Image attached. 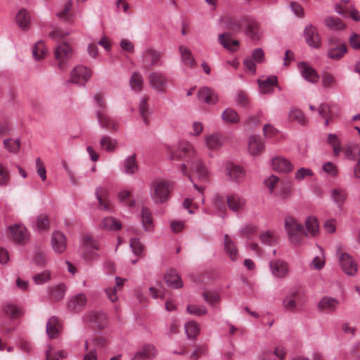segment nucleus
I'll list each match as a JSON object with an SVG mask.
<instances>
[{"label":"nucleus","instance_id":"48","mask_svg":"<svg viewBox=\"0 0 360 360\" xmlns=\"http://www.w3.org/2000/svg\"><path fill=\"white\" fill-rule=\"evenodd\" d=\"M259 239L264 245H273L276 243L278 237L274 233L266 231L260 233Z\"/></svg>","mask_w":360,"mask_h":360},{"label":"nucleus","instance_id":"45","mask_svg":"<svg viewBox=\"0 0 360 360\" xmlns=\"http://www.w3.org/2000/svg\"><path fill=\"white\" fill-rule=\"evenodd\" d=\"M4 145L9 153L16 154L20 148V139L13 140V139L8 138L4 140Z\"/></svg>","mask_w":360,"mask_h":360},{"label":"nucleus","instance_id":"39","mask_svg":"<svg viewBox=\"0 0 360 360\" xmlns=\"http://www.w3.org/2000/svg\"><path fill=\"white\" fill-rule=\"evenodd\" d=\"M15 21L20 28L27 29L30 22L28 12L24 8L20 9L15 16Z\"/></svg>","mask_w":360,"mask_h":360},{"label":"nucleus","instance_id":"21","mask_svg":"<svg viewBox=\"0 0 360 360\" xmlns=\"http://www.w3.org/2000/svg\"><path fill=\"white\" fill-rule=\"evenodd\" d=\"M340 304L339 301L333 297H323L318 303L319 310L331 313L335 311Z\"/></svg>","mask_w":360,"mask_h":360},{"label":"nucleus","instance_id":"9","mask_svg":"<svg viewBox=\"0 0 360 360\" xmlns=\"http://www.w3.org/2000/svg\"><path fill=\"white\" fill-rule=\"evenodd\" d=\"M91 75V72L89 69L83 65H77L70 72V79L67 81V84H77L82 81L86 82L90 78Z\"/></svg>","mask_w":360,"mask_h":360},{"label":"nucleus","instance_id":"42","mask_svg":"<svg viewBox=\"0 0 360 360\" xmlns=\"http://www.w3.org/2000/svg\"><path fill=\"white\" fill-rule=\"evenodd\" d=\"M142 224L146 231H150L152 229L153 217L150 210L148 207H143L141 210Z\"/></svg>","mask_w":360,"mask_h":360},{"label":"nucleus","instance_id":"13","mask_svg":"<svg viewBox=\"0 0 360 360\" xmlns=\"http://www.w3.org/2000/svg\"><path fill=\"white\" fill-rule=\"evenodd\" d=\"M51 245L56 253L60 254L65 252L67 248V238L64 233L56 231L51 236Z\"/></svg>","mask_w":360,"mask_h":360},{"label":"nucleus","instance_id":"49","mask_svg":"<svg viewBox=\"0 0 360 360\" xmlns=\"http://www.w3.org/2000/svg\"><path fill=\"white\" fill-rule=\"evenodd\" d=\"M100 145L103 149L108 152L115 150L117 148V142L116 140L111 139L110 136H105L102 137L100 141Z\"/></svg>","mask_w":360,"mask_h":360},{"label":"nucleus","instance_id":"2","mask_svg":"<svg viewBox=\"0 0 360 360\" xmlns=\"http://www.w3.org/2000/svg\"><path fill=\"white\" fill-rule=\"evenodd\" d=\"M284 225L289 241L295 245L300 244L302 242L301 235L304 233L303 225L290 215L285 217Z\"/></svg>","mask_w":360,"mask_h":360},{"label":"nucleus","instance_id":"38","mask_svg":"<svg viewBox=\"0 0 360 360\" xmlns=\"http://www.w3.org/2000/svg\"><path fill=\"white\" fill-rule=\"evenodd\" d=\"M324 22L327 27L331 30L340 31L346 27V24L337 17L328 16Z\"/></svg>","mask_w":360,"mask_h":360},{"label":"nucleus","instance_id":"15","mask_svg":"<svg viewBox=\"0 0 360 360\" xmlns=\"http://www.w3.org/2000/svg\"><path fill=\"white\" fill-rule=\"evenodd\" d=\"M264 60V53L261 48L255 49L250 58L244 60V65L246 68L252 72L256 70V63H260Z\"/></svg>","mask_w":360,"mask_h":360},{"label":"nucleus","instance_id":"19","mask_svg":"<svg viewBox=\"0 0 360 360\" xmlns=\"http://www.w3.org/2000/svg\"><path fill=\"white\" fill-rule=\"evenodd\" d=\"M96 117L102 128L106 129L110 131H116L118 129L117 124L105 112L101 110H96Z\"/></svg>","mask_w":360,"mask_h":360},{"label":"nucleus","instance_id":"34","mask_svg":"<svg viewBox=\"0 0 360 360\" xmlns=\"http://www.w3.org/2000/svg\"><path fill=\"white\" fill-rule=\"evenodd\" d=\"M226 170L231 180L239 181L243 179L245 176L244 169L238 165L229 164L226 167Z\"/></svg>","mask_w":360,"mask_h":360},{"label":"nucleus","instance_id":"8","mask_svg":"<svg viewBox=\"0 0 360 360\" xmlns=\"http://www.w3.org/2000/svg\"><path fill=\"white\" fill-rule=\"evenodd\" d=\"M82 245L86 248L83 253L84 257L86 260H92L98 257V255L93 252L91 250H98L99 249V243L94 240L90 235H85L83 236Z\"/></svg>","mask_w":360,"mask_h":360},{"label":"nucleus","instance_id":"63","mask_svg":"<svg viewBox=\"0 0 360 360\" xmlns=\"http://www.w3.org/2000/svg\"><path fill=\"white\" fill-rule=\"evenodd\" d=\"M36 167L37 174L41 179L45 181L46 179V170L40 158L36 159Z\"/></svg>","mask_w":360,"mask_h":360},{"label":"nucleus","instance_id":"30","mask_svg":"<svg viewBox=\"0 0 360 360\" xmlns=\"http://www.w3.org/2000/svg\"><path fill=\"white\" fill-rule=\"evenodd\" d=\"M260 91L263 94H269L273 91V87L278 84L276 76H270L264 80L258 79Z\"/></svg>","mask_w":360,"mask_h":360},{"label":"nucleus","instance_id":"46","mask_svg":"<svg viewBox=\"0 0 360 360\" xmlns=\"http://www.w3.org/2000/svg\"><path fill=\"white\" fill-rule=\"evenodd\" d=\"M185 332L188 339H194L200 332V326L195 321H189L185 325Z\"/></svg>","mask_w":360,"mask_h":360},{"label":"nucleus","instance_id":"18","mask_svg":"<svg viewBox=\"0 0 360 360\" xmlns=\"http://www.w3.org/2000/svg\"><path fill=\"white\" fill-rule=\"evenodd\" d=\"M164 280L167 285L173 289H179L183 286V281L180 276L173 269H170L166 272Z\"/></svg>","mask_w":360,"mask_h":360},{"label":"nucleus","instance_id":"57","mask_svg":"<svg viewBox=\"0 0 360 360\" xmlns=\"http://www.w3.org/2000/svg\"><path fill=\"white\" fill-rule=\"evenodd\" d=\"M321 83L325 88H333L336 84V79L331 74L324 72L322 75Z\"/></svg>","mask_w":360,"mask_h":360},{"label":"nucleus","instance_id":"12","mask_svg":"<svg viewBox=\"0 0 360 360\" xmlns=\"http://www.w3.org/2000/svg\"><path fill=\"white\" fill-rule=\"evenodd\" d=\"M345 155L349 158H358L354 168V176L355 178L360 179V146L356 143L347 145L345 148Z\"/></svg>","mask_w":360,"mask_h":360},{"label":"nucleus","instance_id":"61","mask_svg":"<svg viewBox=\"0 0 360 360\" xmlns=\"http://www.w3.org/2000/svg\"><path fill=\"white\" fill-rule=\"evenodd\" d=\"M130 247L133 252L136 255H140L143 251L144 246L140 243L137 238H134L130 240Z\"/></svg>","mask_w":360,"mask_h":360},{"label":"nucleus","instance_id":"51","mask_svg":"<svg viewBox=\"0 0 360 360\" xmlns=\"http://www.w3.org/2000/svg\"><path fill=\"white\" fill-rule=\"evenodd\" d=\"M148 98L146 97H143L140 101L139 104V112L140 115L144 122V123L148 125L149 124V121L148 120V117L150 114L148 104Z\"/></svg>","mask_w":360,"mask_h":360},{"label":"nucleus","instance_id":"24","mask_svg":"<svg viewBox=\"0 0 360 360\" xmlns=\"http://www.w3.org/2000/svg\"><path fill=\"white\" fill-rule=\"evenodd\" d=\"M272 274L278 278H284L288 274V265L282 260H274L269 262Z\"/></svg>","mask_w":360,"mask_h":360},{"label":"nucleus","instance_id":"41","mask_svg":"<svg viewBox=\"0 0 360 360\" xmlns=\"http://www.w3.org/2000/svg\"><path fill=\"white\" fill-rule=\"evenodd\" d=\"M3 311L5 314L13 319L18 318L22 315V310L12 303H6L3 306Z\"/></svg>","mask_w":360,"mask_h":360},{"label":"nucleus","instance_id":"4","mask_svg":"<svg viewBox=\"0 0 360 360\" xmlns=\"http://www.w3.org/2000/svg\"><path fill=\"white\" fill-rule=\"evenodd\" d=\"M72 56V49L67 42L59 44L54 49V57L60 70H64L66 68Z\"/></svg>","mask_w":360,"mask_h":360},{"label":"nucleus","instance_id":"23","mask_svg":"<svg viewBox=\"0 0 360 360\" xmlns=\"http://www.w3.org/2000/svg\"><path fill=\"white\" fill-rule=\"evenodd\" d=\"M272 168L278 172L288 173L293 169L292 164L285 158L276 157L272 160Z\"/></svg>","mask_w":360,"mask_h":360},{"label":"nucleus","instance_id":"27","mask_svg":"<svg viewBox=\"0 0 360 360\" xmlns=\"http://www.w3.org/2000/svg\"><path fill=\"white\" fill-rule=\"evenodd\" d=\"M226 202L231 210L239 212L243 210L245 200L237 194H231L226 197Z\"/></svg>","mask_w":360,"mask_h":360},{"label":"nucleus","instance_id":"43","mask_svg":"<svg viewBox=\"0 0 360 360\" xmlns=\"http://www.w3.org/2000/svg\"><path fill=\"white\" fill-rule=\"evenodd\" d=\"M47 54V50L45 47V45L42 41H37L33 49H32V55L34 59L40 60L44 58Z\"/></svg>","mask_w":360,"mask_h":360},{"label":"nucleus","instance_id":"26","mask_svg":"<svg viewBox=\"0 0 360 360\" xmlns=\"http://www.w3.org/2000/svg\"><path fill=\"white\" fill-rule=\"evenodd\" d=\"M157 354V349L155 346L151 345H145L141 350L137 352L131 358V360H144L152 359Z\"/></svg>","mask_w":360,"mask_h":360},{"label":"nucleus","instance_id":"47","mask_svg":"<svg viewBox=\"0 0 360 360\" xmlns=\"http://www.w3.org/2000/svg\"><path fill=\"white\" fill-rule=\"evenodd\" d=\"M330 194L334 202L338 207H342L347 198L346 193L342 189L333 188L331 190Z\"/></svg>","mask_w":360,"mask_h":360},{"label":"nucleus","instance_id":"7","mask_svg":"<svg viewBox=\"0 0 360 360\" xmlns=\"http://www.w3.org/2000/svg\"><path fill=\"white\" fill-rule=\"evenodd\" d=\"M304 37L309 46L314 49H318L321 46V37L315 26L311 24L307 25L304 30Z\"/></svg>","mask_w":360,"mask_h":360},{"label":"nucleus","instance_id":"22","mask_svg":"<svg viewBox=\"0 0 360 360\" xmlns=\"http://www.w3.org/2000/svg\"><path fill=\"white\" fill-rule=\"evenodd\" d=\"M218 39L223 47L230 51H236L238 49L239 41L233 39L231 34L229 32L219 34Z\"/></svg>","mask_w":360,"mask_h":360},{"label":"nucleus","instance_id":"40","mask_svg":"<svg viewBox=\"0 0 360 360\" xmlns=\"http://www.w3.org/2000/svg\"><path fill=\"white\" fill-rule=\"evenodd\" d=\"M222 120L227 124H236L239 122L240 117L236 110L231 108H226L221 114Z\"/></svg>","mask_w":360,"mask_h":360},{"label":"nucleus","instance_id":"25","mask_svg":"<svg viewBox=\"0 0 360 360\" xmlns=\"http://www.w3.org/2000/svg\"><path fill=\"white\" fill-rule=\"evenodd\" d=\"M225 137L219 133L210 134L205 138L207 147L210 150H218L224 144Z\"/></svg>","mask_w":360,"mask_h":360},{"label":"nucleus","instance_id":"58","mask_svg":"<svg viewBox=\"0 0 360 360\" xmlns=\"http://www.w3.org/2000/svg\"><path fill=\"white\" fill-rule=\"evenodd\" d=\"M51 278V274L49 271H44L33 276V280L37 285H41L48 282Z\"/></svg>","mask_w":360,"mask_h":360},{"label":"nucleus","instance_id":"16","mask_svg":"<svg viewBox=\"0 0 360 360\" xmlns=\"http://www.w3.org/2000/svg\"><path fill=\"white\" fill-rule=\"evenodd\" d=\"M298 68L302 76L309 82L315 84L318 82L319 76L315 69L309 66L306 62L298 63Z\"/></svg>","mask_w":360,"mask_h":360},{"label":"nucleus","instance_id":"44","mask_svg":"<svg viewBox=\"0 0 360 360\" xmlns=\"http://www.w3.org/2000/svg\"><path fill=\"white\" fill-rule=\"evenodd\" d=\"M66 290L64 284L60 283L50 289V295L52 300L55 301L60 300L63 298Z\"/></svg>","mask_w":360,"mask_h":360},{"label":"nucleus","instance_id":"20","mask_svg":"<svg viewBox=\"0 0 360 360\" xmlns=\"http://www.w3.org/2000/svg\"><path fill=\"white\" fill-rule=\"evenodd\" d=\"M86 304V296L81 293L72 297L67 303L69 310L75 312L81 311Z\"/></svg>","mask_w":360,"mask_h":360},{"label":"nucleus","instance_id":"55","mask_svg":"<svg viewBox=\"0 0 360 360\" xmlns=\"http://www.w3.org/2000/svg\"><path fill=\"white\" fill-rule=\"evenodd\" d=\"M246 32L248 36L252 40L259 39V25L257 22H252L248 24Z\"/></svg>","mask_w":360,"mask_h":360},{"label":"nucleus","instance_id":"6","mask_svg":"<svg viewBox=\"0 0 360 360\" xmlns=\"http://www.w3.org/2000/svg\"><path fill=\"white\" fill-rule=\"evenodd\" d=\"M151 88L158 93H165L167 89V77L160 72L154 71L148 75Z\"/></svg>","mask_w":360,"mask_h":360},{"label":"nucleus","instance_id":"14","mask_svg":"<svg viewBox=\"0 0 360 360\" xmlns=\"http://www.w3.org/2000/svg\"><path fill=\"white\" fill-rule=\"evenodd\" d=\"M340 264L343 271L347 275L354 276L357 272V264L351 255L342 253L340 257Z\"/></svg>","mask_w":360,"mask_h":360},{"label":"nucleus","instance_id":"60","mask_svg":"<svg viewBox=\"0 0 360 360\" xmlns=\"http://www.w3.org/2000/svg\"><path fill=\"white\" fill-rule=\"evenodd\" d=\"M297 292H292L290 297H286L283 301V307L290 311H292L296 307V302L294 298L297 295Z\"/></svg>","mask_w":360,"mask_h":360},{"label":"nucleus","instance_id":"35","mask_svg":"<svg viewBox=\"0 0 360 360\" xmlns=\"http://www.w3.org/2000/svg\"><path fill=\"white\" fill-rule=\"evenodd\" d=\"M179 50L181 54V60L185 65L191 68L195 66L196 62L191 51L188 47L179 46Z\"/></svg>","mask_w":360,"mask_h":360},{"label":"nucleus","instance_id":"56","mask_svg":"<svg viewBox=\"0 0 360 360\" xmlns=\"http://www.w3.org/2000/svg\"><path fill=\"white\" fill-rule=\"evenodd\" d=\"M187 311L195 316H202L207 314V310L205 306H200L195 304H190L187 306Z\"/></svg>","mask_w":360,"mask_h":360},{"label":"nucleus","instance_id":"64","mask_svg":"<svg viewBox=\"0 0 360 360\" xmlns=\"http://www.w3.org/2000/svg\"><path fill=\"white\" fill-rule=\"evenodd\" d=\"M279 178L275 175H271L264 181L265 186L268 188L270 193H273L276 185L278 184Z\"/></svg>","mask_w":360,"mask_h":360},{"label":"nucleus","instance_id":"33","mask_svg":"<svg viewBox=\"0 0 360 360\" xmlns=\"http://www.w3.org/2000/svg\"><path fill=\"white\" fill-rule=\"evenodd\" d=\"M10 231L15 242L22 243L27 240V230L24 226L20 225L11 226H10Z\"/></svg>","mask_w":360,"mask_h":360},{"label":"nucleus","instance_id":"54","mask_svg":"<svg viewBox=\"0 0 360 360\" xmlns=\"http://www.w3.org/2000/svg\"><path fill=\"white\" fill-rule=\"evenodd\" d=\"M49 227V220L46 215L40 214L36 219L35 228L38 231H44Z\"/></svg>","mask_w":360,"mask_h":360},{"label":"nucleus","instance_id":"29","mask_svg":"<svg viewBox=\"0 0 360 360\" xmlns=\"http://www.w3.org/2000/svg\"><path fill=\"white\" fill-rule=\"evenodd\" d=\"M61 330L60 324L55 316L51 317L46 323V334L50 339L56 338Z\"/></svg>","mask_w":360,"mask_h":360},{"label":"nucleus","instance_id":"10","mask_svg":"<svg viewBox=\"0 0 360 360\" xmlns=\"http://www.w3.org/2000/svg\"><path fill=\"white\" fill-rule=\"evenodd\" d=\"M161 57V52L152 49H146L143 53V67L149 70L152 67L158 65Z\"/></svg>","mask_w":360,"mask_h":360},{"label":"nucleus","instance_id":"37","mask_svg":"<svg viewBox=\"0 0 360 360\" xmlns=\"http://www.w3.org/2000/svg\"><path fill=\"white\" fill-rule=\"evenodd\" d=\"M123 169L127 174H134L138 171L139 165L136 160V154H133L124 160Z\"/></svg>","mask_w":360,"mask_h":360},{"label":"nucleus","instance_id":"36","mask_svg":"<svg viewBox=\"0 0 360 360\" xmlns=\"http://www.w3.org/2000/svg\"><path fill=\"white\" fill-rule=\"evenodd\" d=\"M101 229L108 231H117L121 229L122 224L114 217H108L102 219Z\"/></svg>","mask_w":360,"mask_h":360},{"label":"nucleus","instance_id":"28","mask_svg":"<svg viewBox=\"0 0 360 360\" xmlns=\"http://www.w3.org/2000/svg\"><path fill=\"white\" fill-rule=\"evenodd\" d=\"M198 96L200 101L207 104H214L218 101L216 94L208 87H202L200 89Z\"/></svg>","mask_w":360,"mask_h":360},{"label":"nucleus","instance_id":"32","mask_svg":"<svg viewBox=\"0 0 360 360\" xmlns=\"http://www.w3.org/2000/svg\"><path fill=\"white\" fill-rule=\"evenodd\" d=\"M224 250L231 259V261H236L238 257V250L236 248L234 242L231 240L228 234L224 236Z\"/></svg>","mask_w":360,"mask_h":360},{"label":"nucleus","instance_id":"50","mask_svg":"<svg viewBox=\"0 0 360 360\" xmlns=\"http://www.w3.org/2000/svg\"><path fill=\"white\" fill-rule=\"evenodd\" d=\"M289 120L290 121L297 122L299 124L304 125L307 122L306 117L303 112L297 108H292L289 112Z\"/></svg>","mask_w":360,"mask_h":360},{"label":"nucleus","instance_id":"31","mask_svg":"<svg viewBox=\"0 0 360 360\" xmlns=\"http://www.w3.org/2000/svg\"><path fill=\"white\" fill-rule=\"evenodd\" d=\"M96 196L99 203L100 209L109 211L111 208V205L107 198V190L103 187H98L96 189Z\"/></svg>","mask_w":360,"mask_h":360},{"label":"nucleus","instance_id":"5","mask_svg":"<svg viewBox=\"0 0 360 360\" xmlns=\"http://www.w3.org/2000/svg\"><path fill=\"white\" fill-rule=\"evenodd\" d=\"M329 49L328 57L330 59L338 60L347 52V47L345 43H342L337 37H330L328 39Z\"/></svg>","mask_w":360,"mask_h":360},{"label":"nucleus","instance_id":"3","mask_svg":"<svg viewBox=\"0 0 360 360\" xmlns=\"http://www.w3.org/2000/svg\"><path fill=\"white\" fill-rule=\"evenodd\" d=\"M172 190L170 184L165 181L153 182L150 187V196L155 203H164L169 197Z\"/></svg>","mask_w":360,"mask_h":360},{"label":"nucleus","instance_id":"52","mask_svg":"<svg viewBox=\"0 0 360 360\" xmlns=\"http://www.w3.org/2000/svg\"><path fill=\"white\" fill-rule=\"evenodd\" d=\"M130 85L134 90L141 91L143 86V79L139 72H134L130 79Z\"/></svg>","mask_w":360,"mask_h":360},{"label":"nucleus","instance_id":"11","mask_svg":"<svg viewBox=\"0 0 360 360\" xmlns=\"http://www.w3.org/2000/svg\"><path fill=\"white\" fill-rule=\"evenodd\" d=\"M86 319L91 323L92 327L102 330L108 324L106 315L101 311H91L86 315Z\"/></svg>","mask_w":360,"mask_h":360},{"label":"nucleus","instance_id":"17","mask_svg":"<svg viewBox=\"0 0 360 360\" xmlns=\"http://www.w3.org/2000/svg\"><path fill=\"white\" fill-rule=\"evenodd\" d=\"M264 150V143L262 138L257 135H252L248 139V152L252 156L261 154Z\"/></svg>","mask_w":360,"mask_h":360},{"label":"nucleus","instance_id":"59","mask_svg":"<svg viewBox=\"0 0 360 360\" xmlns=\"http://www.w3.org/2000/svg\"><path fill=\"white\" fill-rule=\"evenodd\" d=\"M202 296L204 300L210 304H214L218 302L220 300L219 293L214 292L205 291L202 292Z\"/></svg>","mask_w":360,"mask_h":360},{"label":"nucleus","instance_id":"1","mask_svg":"<svg viewBox=\"0 0 360 360\" xmlns=\"http://www.w3.org/2000/svg\"><path fill=\"white\" fill-rule=\"evenodd\" d=\"M167 155L171 160H180L187 158V162L191 169L196 174L198 179L206 181L209 178V172L202 160L198 155L193 146L187 142L179 145L176 150L174 147L167 148Z\"/></svg>","mask_w":360,"mask_h":360},{"label":"nucleus","instance_id":"62","mask_svg":"<svg viewBox=\"0 0 360 360\" xmlns=\"http://www.w3.org/2000/svg\"><path fill=\"white\" fill-rule=\"evenodd\" d=\"M312 175L313 172L311 169L302 167L295 172V178L297 181H300L303 180L304 178L311 176Z\"/></svg>","mask_w":360,"mask_h":360},{"label":"nucleus","instance_id":"53","mask_svg":"<svg viewBox=\"0 0 360 360\" xmlns=\"http://www.w3.org/2000/svg\"><path fill=\"white\" fill-rule=\"evenodd\" d=\"M306 227L308 231L311 233V236H315L319 233V224L318 221L315 217H309L307 219Z\"/></svg>","mask_w":360,"mask_h":360}]
</instances>
